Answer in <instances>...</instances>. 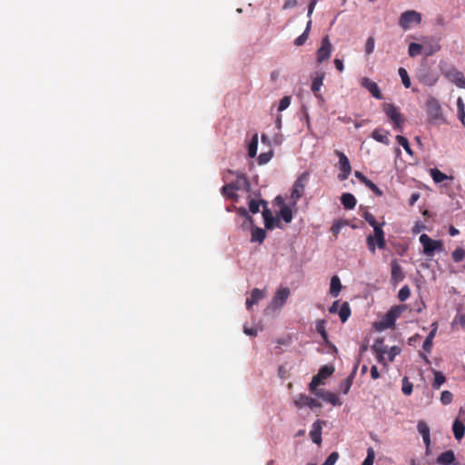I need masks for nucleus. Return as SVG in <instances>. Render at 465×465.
Segmentation results:
<instances>
[{"label":"nucleus","instance_id":"f257e3e1","mask_svg":"<svg viewBox=\"0 0 465 465\" xmlns=\"http://www.w3.org/2000/svg\"><path fill=\"white\" fill-rule=\"evenodd\" d=\"M440 70L449 81L453 83L460 88L465 89V76L462 72L459 71L452 64L440 62Z\"/></svg>","mask_w":465,"mask_h":465},{"label":"nucleus","instance_id":"f03ea898","mask_svg":"<svg viewBox=\"0 0 465 465\" xmlns=\"http://www.w3.org/2000/svg\"><path fill=\"white\" fill-rule=\"evenodd\" d=\"M367 248L371 253L376 252V248L384 250L386 248L385 232L381 226H374L373 234L366 237Z\"/></svg>","mask_w":465,"mask_h":465},{"label":"nucleus","instance_id":"7ed1b4c3","mask_svg":"<svg viewBox=\"0 0 465 465\" xmlns=\"http://www.w3.org/2000/svg\"><path fill=\"white\" fill-rule=\"evenodd\" d=\"M419 240L423 247V253L428 257H432L436 252H440L444 250L441 241L433 240L425 233L421 234Z\"/></svg>","mask_w":465,"mask_h":465},{"label":"nucleus","instance_id":"20e7f679","mask_svg":"<svg viewBox=\"0 0 465 465\" xmlns=\"http://www.w3.org/2000/svg\"><path fill=\"white\" fill-rule=\"evenodd\" d=\"M382 109L387 117L393 122L394 129L401 131L404 119L402 118V115L398 108L391 104L385 103L382 105Z\"/></svg>","mask_w":465,"mask_h":465},{"label":"nucleus","instance_id":"39448f33","mask_svg":"<svg viewBox=\"0 0 465 465\" xmlns=\"http://www.w3.org/2000/svg\"><path fill=\"white\" fill-rule=\"evenodd\" d=\"M309 180V173H302L294 182L292 190L291 193V199L295 204L299 199H301L304 193L305 186Z\"/></svg>","mask_w":465,"mask_h":465},{"label":"nucleus","instance_id":"423d86ee","mask_svg":"<svg viewBox=\"0 0 465 465\" xmlns=\"http://www.w3.org/2000/svg\"><path fill=\"white\" fill-rule=\"evenodd\" d=\"M421 22V15L414 10L403 12L399 20V25L404 29H410L412 25H420Z\"/></svg>","mask_w":465,"mask_h":465},{"label":"nucleus","instance_id":"0eeeda50","mask_svg":"<svg viewBox=\"0 0 465 465\" xmlns=\"http://www.w3.org/2000/svg\"><path fill=\"white\" fill-rule=\"evenodd\" d=\"M426 111L430 122H436L442 118L441 107L439 101L434 97H430L427 100Z\"/></svg>","mask_w":465,"mask_h":465},{"label":"nucleus","instance_id":"6e6552de","mask_svg":"<svg viewBox=\"0 0 465 465\" xmlns=\"http://www.w3.org/2000/svg\"><path fill=\"white\" fill-rule=\"evenodd\" d=\"M239 190H250V183L248 178L243 173H237L236 180L232 183H227L223 186V191H239Z\"/></svg>","mask_w":465,"mask_h":465},{"label":"nucleus","instance_id":"1a4fd4ad","mask_svg":"<svg viewBox=\"0 0 465 465\" xmlns=\"http://www.w3.org/2000/svg\"><path fill=\"white\" fill-rule=\"evenodd\" d=\"M332 45L331 44L330 38L328 35L322 37L321 42V46L318 48L316 52V60L318 64H322L324 61L328 60L331 54Z\"/></svg>","mask_w":465,"mask_h":465},{"label":"nucleus","instance_id":"9d476101","mask_svg":"<svg viewBox=\"0 0 465 465\" xmlns=\"http://www.w3.org/2000/svg\"><path fill=\"white\" fill-rule=\"evenodd\" d=\"M335 154L339 158V167L341 170V173L338 174V179L340 181H345L348 179L349 175L351 173V166L350 161L342 152L336 150Z\"/></svg>","mask_w":465,"mask_h":465},{"label":"nucleus","instance_id":"9b49d317","mask_svg":"<svg viewBox=\"0 0 465 465\" xmlns=\"http://www.w3.org/2000/svg\"><path fill=\"white\" fill-rule=\"evenodd\" d=\"M325 78V73L322 71L316 72L314 76H312L311 90L313 93L314 96L320 101L324 102V98L322 94L320 93L321 87L323 84V80Z\"/></svg>","mask_w":465,"mask_h":465},{"label":"nucleus","instance_id":"f8f14e48","mask_svg":"<svg viewBox=\"0 0 465 465\" xmlns=\"http://www.w3.org/2000/svg\"><path fill=\"white\" fill-rule=\"evenodd\" d=\"M290 293L291 292L288 287L279 288L272 300L271 306L273 309L282 308L286 302L288 297L290 296Z\"/></svg>","mask_w":465,"mask_h":465},{"label":"nucleus","instance_id":"ddd939ff","mask_svg":"<svg viewBox=\"0 0 465 465\" xmlns=\"http://www.w3.org/2000/svg\"><path fill=\"white\" fill-rule=\"evenodd\" d=\"M294 405L299 409H302L305 406H308L311 409L320 408L322 406V404L317 400L306 394H299L294 400Z\"/></svg>","mask_w":465,"mask_h":465},{"label":"nucleus","instance_id":"4468645a","mask_svg":"<svg viewBox=\"0 0 465 465\" xmlns=\"http://www.w3.org/2000/svg\"><path fill=\"white\" fill-rule=\"evenodd\" d=\"M417 429L419 433L422 436V440L426 447V454L429 455L430 452V427L425 421L420 420L418 422Z\"/></svg>","mask_w":465,"mask_h":465},{"label":"nucleus","instance_id":"2eb2a0df","mask_svg":"<svg viewBox=\"0 0 465 465\" xmlns=\"http://www.w3.org/2000/svg\"><path fill=\"white\" fill-rule=\"evenodd\" d=\"M361 85L367 89L376 99H382V94L378 84L369 77L361 78Z\"/></svg>","mask_w":465,"mask_h":465},{"label":"nucleus","instance_id":"dca6fc26","mask_svg":"<svg viewBox=\"0 0 465 465\" xmlns=\"http://www.w3.org/2000/svg\"><path fill=\"white\" fill-rule=\"evenodd\" d=\"M316 396L329 403H331L333 406L341 405V401L339 397L333 392L319 390V391L316 392Z\"/></svg>","mask_w":465,"mask_h":465},{"label":"nucleus","instance_id":"f3484780","mask_svg":"<svg viewBox=\"0 0 465 465\" xmlns=\"http://www.w3.org/2000/svg\"><path fill=\"white\" fill-rule=\"evenodd\" d=\"M324 421L317 420L313 422L312 430L310 431L312 440L318 445L322 442V425Z\"/></svg>","mask_w":465,"mask_h":465},{"label":"nucleus","instance_id":"a211bd4d","mask_svg":"<svg viewBox=\"0 0 465 465\" xmlns=\"http://www.w3.org/2000/svg\"><path fill=\"white\" fill-rule=\"evenodd\" d=\"M454 451L450 450L442 452L437 458V463L440 465H451L455 462Z\"/></svg>","mask_w":465,"mask_h":465},{"label":"nucleus","instance_id":"6ab92c4d","mask_svg":"<svg viewBox=\"0 0 465 465\" xmlns=\"http://www.w3.org/2000/svg\"><path fill=\"white\" fill-rule=\"evenodd\" d=\"M391 281L394 282H401L404 279V273L401 266L397 261L391 262Z\"/></svg>","mask_w":465,"mask_h":465},{"label":"nucleus","instance_id":"aec40b11","mask_svg":"<svg viewBox=\"0 0 465 465\" xmlns=\"http://www.w3.org/2000/svg\"><path fill=\"white\" fill-rule=\"evenodd\" d=\"M264 297L263 292L258 288H254L251 292V297L246 300V307L248 310L252 308V305L258 303Z\"/></svg>","mask_w":465,"mask_h":465},{"label":"nucleus","instance_id":"412c9836","mask_svg":"<svg viewBox=\"0 0 465 465\" xmlns=\"http://www.w3.org/2000/svg\"><path fill=\"white\" fill-rule=\"evenodd\" d=\"M389 132L383 129L376 128L371 133V137L377 142L382 143L386 145L390 144V140L388 138Z\"/></svg>","mask_w":465,"mask_h":465},{"label":"nucleus","instance_id":"4be33fe9","mask_svg":"<svg viewBox=\"0 0 465 465\" xmlns=\"http://www.w3.org/2000/svg\"><path fill=\"white\" fill-rule=\"evenodd\" d=\"M262 217L264 220L265 227L269 230L273 229L275 227L276 223H278V222L273 217L271 210L268 209L267 207H264V209L262 211Z\"/></svg>","mask_w":465,"mask_h":465},{"label":"nucleus","instance_id":"5701e85b","mask_svg":"<svg viewBox=\"0 0 465 465\" xmlns=\"http://www.w3.org/2000/svg\"><path fill=\"white\" fill-rule=\"evenodd\" d=\"M341 204L345 209H353L356 205V198L350 193H345L341 197Z\"/></svg>","mask_w":465,"mask_h":465},{"label":"nucleus","instance_id":"b1692460","mask_svg":"<svg viewBox=\"0 0 465 465\" xmlns=\"http://www.w3.org/2000/svg\"><path fill=\"white\" fill-rule=\"evenodd\" d=\"M452 430L454 437L460 440L464 437L465 434V425L459 420H455L452 425Z\"/></svg>","mask_w":465,"mask_h":465},{"label":"nucleus","instance_id":"393cba45","mask_svg":"<svg viewBox=\"0 0 465 465\" xmlns=\"http://www.w3.org/2000/svg\"><path fill=\"white\" fill-rule=\"evenodd\" d=\"M430 174L432 178V180L436 183H441L447 179H450V180H452L453 177L451 176H448L447 174L443 173L442 172H440L439 169L437 168H432L430 170Z\"/></svg>","mask_w":465,"mask_h":465},{"label":"nucleus","instance_id":"a878e982","mask_svg":"<svg viewBox=\"0 0 465 465\" xmlns=\"http://www.w3.org/2000/svg\"><path fill=\"white\" fill-rule=\"evenodd\" d=\"M341 284L340 278L334 275L331 279L330 293L332 297H337L341 292Z\"/></svg>","mask_w":465,"mask_h":465},{"label":"nucleus","instance_id":"bb28decb","mask_svg":"<svg viewBox=\"0 0 465 465\" xmlns=\"http://www.w3.org/2000/svg\"><path fill=\"white\" fill-rule=\"evenodd\" d=\"M312 23V22L310 19L307 23L304 32L294 40V45L296 46H301V45H304V43L307 41V39L309 37L310 31H311Z\"/></svg>","mask_w":465,"mask_h":465},{"label":"nucleus","instance_id":"cd10ccee","mask_svg":"<svg viewBox=\"0 0 465 465\" xmlns=\"http://www.w3.org/2000/svg\"><path fill=\"white\" fill-rule=\"evenodd\" d=\"M371 350L375 354H386L388 351V346L384 344V341L382 338H378L375 340L373 345L371 346Z\"/></svg>","mask_w":465,"mask_h":465},{"label":"nucleus","instance_id":"c85d7f7f","mask_svg":"<svg viewBox=\"0 0 465 465\" xmlns=\"http://www.w3.org/2000/svg\"><path fill=\"white\" fill-rule=\"evenodd\" d=\"M258 134H254L251 139V142L248 146V155L251 158H253L257 154V149H258Z\"/></svg>","mask_w":465,"mask_h":465},{"label":"nucleus","instance_id":"c756f323","mask_svg":"<svg viewBox=\"0 0 465 465\" xmlns=\"http://www.w3.org/2000/svg\"><path fill=\"white\" fill-rule=\"evenodd\" d=\"M265 231L262 228L255 227L252 231V242H262L265 238Z\"/></svg>","mask_w":465,"mask_h":465},{"label":"nucleus","instance_id":"7c9ffc66","mask_svg":"<svg viewBox=\"0 0 465 465\" xmlns=\"http://www.w3.org/2000/svg\"><path fill=\"white\" fill-rule=\"evenodd\" d=\"M351 315V308L348 302H343L339 311V316L342 322H345Z\"/></svg>","mask_w":465,"mask_h":465},{"label":"nucleus","instance_id":"2f4dec72","mask_svg":"<svg viewBox=\"0 0 465 465\" xmlns=\"http://www.w3.org/2000/svg\"><path fill=\"white\" fill-rule=\"evenodd\" d=\"M401 309L400 307H394V308H391L386 317H387V322H388V326H391L394 323V321L397 317H399V315L401 314Z\"/></svg>","mask_w":465,"mask_h":465},{"label":"nucleus","instance_id":"473e14b6","mask_svg":"<svg viewBox=\"0 0 465 465\" xmlns=\"http://www.w3.org/2000/svg\"><path fill=\"white\" fill-rule=\"evenodd\" d=\"M316 331L322 336V338L326 341L328 339L327 331H326V321L325 320H318L316 322Z\"/></svg>","mask_w":465,"mask_h":465},{"label":"nucleus","instance_id":"72a5a7b5","mask_svg":"<svg viewBox=\"0 0 465 465\" xmlns=\"http://www.w3.org/2000/svg\"><path fill=\"white\" fill-rule=\"evenodd\" d=\"M433 374L434 381L432 383V387L436 390H439L446 381L445 376L440 371H433Z\"/></svg>","mask_w":465,"mask_h":465},{"label":"nucleus","instance_id":"f704fd0d","mask_svg":"<svg viewBox=\"0 0 465 465\" xmlns=\"http://www.w3.org/2000/svg\"><path fill=\"white\" fill-rule=\"evenodd\" d=\"M435 334H436V328L431 330L430 332L429 333V335L426 337V339L423 342V345H422V348L425 351L430 352L431 348H432V341H433Z\"/></svg>","mask_w":465,"mask_h":465},{"label":"nucleus","instance_id":"c9c22d12","mask_svg":"<svg viewBox=\"0 0 465 465\" xmlns=\"http://www.w3.org/2000/svg\"><path fill=\"white\" fill-rule=\"evenodd\" d=\"M281 218L286 223H289L292 220V212L290 207L284 205L280 210Z\"/></svg>","mask_w":465,"mask_h":465},{"label":"nucleus","instance_id":"e433bc0d","mask_svg":"<svg viewBox=\"0 0 465 465\" xmlns=\"http://www.w3.org/2000/svg\"><path fill=\"white\" fill-rule=\"evenodd\" d=\"M422 45L417 43H411L408 48V54L411 57L418 56L421 54Z\"/></svg>","mask_w":465,"mask_h":465},{"label":"nucleus","instance_id":"4c0bfd02","mask_svg":"<svg viewBox=\"0 0 465 465\" xmlns=\"http://www.w3.org/2000/svg\"><path fill=\"white\" fill-rule=\"evenodd\" d=\"M396 141L398 142V143L400 145H401L405 152L410 154V155H412L413 154V152L410 146V143H409V141L406 137L402 136V135H397L396 136Z\"/></svg>","mask_w":465,"mask_h":465},{"label":"nucleus","instance_id":"58836bf2","mask_svg":"<svg viewBox=\"0 0 465 465\" xmlns=\"http://www.w3.org/2000/svg\"><path fill=\"white\" fill-rule=\"evenodd\" d=\"M398 73H399V75L401 78V82H402V84L404 85V87L405 88H410L411 83V79H410V76H409L408 72L406 71V69L403 68V67H400L399 70H398Z\"/></svg>","mask_w":465,"mask_h":465},{"label":"nucleus","instance_id":"ea45409f","mask_svg":"<svg viewBox=\"0 0 465 465\" xmlns=\"http://www.w3.org/2000/svg\"><path fill=\"white\" fill-rule=\"evenodd\" d=\"M458 107V117L461 121L462 124L465 125V105L461 97L457 100Z\"/></svg>","mask_w":465,"mask_h":465},{"label":"nucleus","instance_id":"a19ab883","mask_svg":"<svg viewBox=\"0 0 465 465\" xmlns=\"http://www.w3.org/2000/svg\"><path fill=\"white\" fill-rule=\"evenodd\" d=\"M263 204L264 207H266L267 203L265 201H256L254 199H252L249 202V210L252 213H257L260 211V205Z\"/></svg>","mask_w":465,"mask_h":465},{"label":"nucleus","instance_id":"79ce46f5","mask_svg":"<svg viewBox=\"0 0 465 465\" xmlns=\"http://www.w3.org/2000/svg\"><path fill=\"white\" fill-rule=\"evenodd\" d=\"M273 156V151L272 150H270L266 153H262L259 156H258V163L259 164H265L267 163L270 162V160L272 158Z\"/></svg>","mask_w":465,"mask_h":465},{"label":"nucleus","instance_id":"37998d69","mask_svg":"<svg viewBox=\"0 0 465 465\" xmlns=\"http://www.w3.org/2000/svg\"><path fill=\"white\" fill-rule=\"evenodd\" d=\"M363 217H364L365 221L371 226H372L373 229H374V226H381L382 227L384 225V223H377V221H376L375 217L373 216V214H371L369 212H365L364 214H363Z\"/></svg>","mask_w":465,"mask_h":465},{"label":"nucleus","instance_id":"c03bdc74","mask_svg":"<svg viewBox=\"0 0 465 465\" xmlns=\"http://www.w3.org/2000/svg\"><path fill=\"white\" fill-rule=\"evenodd\" d=\"M332 372H333V368L325 365L320 369L317 375H318V378L324 380V379L328 378L329 376H331L332 374Z\"/></svg>","mask_w":465,"mask_h":465},{"label":"nucleus","instance_id":"a18cd8bd","mask_svg":"<svg viewBox=\"0 0 465 465\" xmlns=\"http://www.w3.org/2000/svg\"><path fill=\"white\" fill-rule=\"evenodd\" d=\"M402 392L405 394V395H411V392H412V390H413V385L412 383L409 381V379L407 377H404L402 379Z\"/></svg>","mask_w":465,"mask_h":465},{"label":"nucleus","instance_id":"49530a36","mask_svg":"<svg viewBox=\"0 0 465 465\" xmlns=\"http://www.w3.org/2000/svg\"><path fill=\"white\" fill-rule=\"evenodd\" d=\"M322 381V380L321 378H318V375H315V376H313L312 381L310 382L309 389H310L311 392L313 393L315 396H316V392L319 391L317 387L320 385Z\"/></svg>","mask_w":465,"mask_h":465},{"label":"nucleus","instance_id":"de8ad7c7","mask_svg":"<svg viewBox=\"0 0 465 465\" xmlns=\"http://www.w3.org/2000/svg\"><path fill=\"white\" fill-rule=\"evenodd\" d=\"M375 459V452L371 447H369L367 450V457L363 460L361 465H373Z\"/></svg>","mask_w":465,"mask_h":465},{"label":"nucleus","instance_id":"09e8293b","mask_svg":"<svg viewBox=\"0 0 465 465\" xmlns=\"http://www.w3.org/2000/svg\"><path fill=\"white\" fill-rule=\"evenodd\" d=\"M411 295V290L408 285L401 288L398 293V298L401 302L406 301Z\"/></svg>","mask_w":465,"mask_h":465},{"label":"nucleus","instance_id":"8fccbe9b","mask_svg":"<svg viewBox=\"0 0 465 465\" xmlns=\"http://www.w3.org/2000/svg\"><path fill=\"white\" fill-rule=\"evenodd\" d=\"M453 395L449 391H443L440 395V401L444 405H448L452 401Z\"/></svg>","mask_w":465,"mask_h":465},{"label":"nucleus","instance_id":"3c124183","mask_svg":"<svg viewBox=\"0 0 465 465\" xmlns=\"http://www.w3.org/2000/svg\"><path fill=\"white\" fill-rule=\"evenodd\" d=\"M465 257V251L461 248H457L452 252V259L454 262H461Z\"/></svg>","mask_w":465,"mask_h":465},{"label":"nucleus","instance_id":"603ef678","mask_svg":"<svg viewBox=\"0 0 465 465\" xmlns=\"http://www.w3.org/2000/svg\"><path fill=\"white\" fill-rule=\"evenodd\" d=\"M401 353V349L398 346H392L390 350L387 351L388 360L389 361H393L394 358Z\"/></svg>","mask_w":465,"mask_h":465},{"label":"nucleus","instance_id":"864d4df0","mask_svg":"<svg viewBox=\"0 0 465 465\" xmlns=\"http://www.w3.org/2000/svg\"><path fill=\"white\" fill-rule=\"evenodd\" d=\"M291 104V96H284L282 97L278 105V111L282 112L289 107Z\"/></svg>","mask_w":465,"mask_h":465},{"label":"nucleus","instance_id":"5fc2aeb1","mask_svg":"<svg viewBox=\"0 0 465 465\" xmlns=\"http://www.w3.org/2000/svg\"><path fill=\"white\" fill-rule=\"evenodd\" d=\"M339 459V453L336 451L331 452L322 465H334Z\"/></svg>","mask_w":465,"mask_h":465},{"label":"nucleus","instance_id":"6e6d98bb","mask_svg":"<svg viewBox=\"0 0 465 465\" xmlns=\"http://www.w3.org/2000/svg\"><path fill=\"white\" fill-rule=\"evenodd\" d=\"M365 185L370 190H371L377 196H381L383 194L382 191L374 183H372L371 180H368L366 182Z\"/></svg>","mask_w":465,"mask_h":465},{"label":"nucleus","instance_id":"4d7b16f0","mask_svg":"<svg viewBox=\"0 0 465 465\" xmlns=\"http://www.w3.org/2000/svg\"><path fill=\"white\" fill-rule=\"evenodd\" d=\"M374 38L369 37L365 45V52L367 54H371L374 50Z\"/></svg>","mask_w":465,"mask_h":465},{"label":"nucleus","instance_id":"13d9d810","mask_svg":"<svg viewBox=\"0 0 465 465\" xmlns=\"http://www.w3.org/2000/svg\"><path fill=\"white\" fill-rule=\"evenodd\" d=\"M341 227H342V223L341 222L333 223V224L331 227V233L334 236H337L340 233Z\"/></svg>","mask_w":465,"mask_h":465},{"label":"nucleus","instance_id":"bf43d9fd","mask_svg":"<svg viewBox=\"0 0 465 465\" xmlns=\"http://www.w3.org/2000/svg\"><path fill=\"white\" fill-rule=\"evenodd\" d=\"M237 213L242 215V217L246 218L247 221L252 223V217L249 215L247 210L243 207H240L238 210H237Z\"/></svg>","mask_w":465,"mask_h":465},{"label":"nucleus","instance_id":"052dcab7","mask_svg":"<svg viewBox=\"0 0 465 465\" xmlns=\"http://www.w3.org/2000/svg\"><path fill=\"white\" fill-rule=\"evenodd\" d=\"M243 332L249 336H256L257 335V330L255 328H250L246 325H244V327H243Z\"/></svg>","mask_w":465,"mask_h":465},{"label":"nucleus","instance_id":"680f3d73","mask_svg":"<svg viewBox=\"0 0 465 465\" xmlns=\"http://www.w3.org/2000/svg\"><path fill=\"white\" fill-rule=\"evenodd\" d=\"M354 175L355 177L361 182L363 184L366 183V182L369 180L362 173H361L360 171H355L354 172Z\"/></svg>","mask_w":465,"mask_h":465},{"label":"nucleus","instance_id":"e2e57ef3","mask_svg":"<svg viewBox=\"0 0 465 465\" xmlns=\"http://www.w3.org/2000/svg\"><path fill=\"white\" fill-rule=\"evenodd\" d=\"M333 63H334L335 68L339 72H342L343 71L344 65H343V62L341 59L336 58V59H334Z\"/></svg>","mask_w":465,"mask_h":465},{"label":"nucleus","instance_id":"0e129e2a","mask_svg":"<svg viewBox=\"0 0 465 465\" xmlns=\"http://www.w3.org/2000/svg\"><path fill=\"white\" fill-rule=\"evenodd\" d=\"M371 377L373 380H377L378 378H380V373H379L378 368L375 365H373L371 368Z\"/></svg>","mask_w":465,"mask_h":465},{"label":"nucleus","instance_id":"69168bd1","mask_svg":"<svg viewBox=\"0 0 465 465\" xmlns=\"http://www.w3.org/2000/svg\"><path fill=\"white\" fill-rule=\"evenodd\" d=\"M222 193H223V196H225V197H227L229 199H232V200H234V199L237 198V194L235 193V191H232V192H231V191L223 192L222 190Z\"/></svg>","mask_w":465,"mask_h":465},{"label":"nucleus","instance_id":"338daca9","mask_svg":"<svg viewBox=\"0 0 465 465\" xmlns=\"http://www.w3.org/2000/svg\"><path fill=\"white\" fill-rule=\"evenodd\" d=\"M385 354L384 353H381V354H376V359L378 361L379 363L382 364L383 366H387V361H385Z\"/></svg>","mask_w":465,"mask_h":465},{"label":"nucleus","instance_id":"774afa93","mask_svg":"<svg viewBox=\"0 0 465 465\" xmlns=\"http://www.w3.org/2000/svg\"><path fill=\"white\" fill-rule=\"evenodd\" d=\"M420 198V194L418 193H414L411 195L410 197V200H409V203L410 205H414L415 203L418 201V199Z\"/></svg>","mask_w":465,"mask_h":465}]
</instances>
